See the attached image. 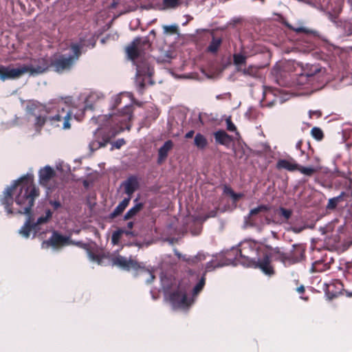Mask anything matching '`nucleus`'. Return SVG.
<instances>
[{"instance_id": "nucleus-1", "label": "nucleus", "mask_w": 352, "mask_h": 352, "mask_svg": "<svg viewBox=\"0 0 352 352\" xmlns=\"http://www.w3.org/2000/svg\"><path fill=\"white\" fill-rule=\"evenodd\" d=\"M123 96L131 98L132 94L121 92L113 96L109 104V113L91 118V123L98 125L95 133L100 131L109 138L114 137L125 129L130 130L131 125L129 122L133 116V106L125 104L121 109H117L121 104Z\"/></svg>"}, {"instance_id": "nucleus-2", "label": "nucleus", "mask_w": 352, "mask_h": 352, "mask_svg": "<svg viewBox=\"0 0 352 352\" xmlns=\"http://www.w3.org/2000/svg\"><path fill=\"white\" fill-rule=\"evenodd\" d=\"M13 195L15 196V203L19 206L17 212L29 214L36 199L40 195V190L34 183V177L29 174L23 175L15 181L13 186L6 189L1 202L8 214H13Z\"/></svg>"}, {"instance_id": "nucleus-3", "label": "nucleus", "mask_w": 352, "mask_h": 352, "mask_svg": "<svg viewBox=\"0 0 352 352\" xmlns=\"http://www.w3.org/2000/svg\"><path fill=\"white\" fill-rule=\"evenodd\" d=\"M74 107L70 109L63 101H60L55 107L43 106L36 103L29 104L26 107V116L30 121L34 118V124L36 133H38L45 124L49 121L51 125L56 127L60 126L63 129H69L71 124L69 120L74 114Z\"/></svg>"}, {"instance_id": "nucleus-4", "label": "nucleus", "mask_w": 352, "mask_h": 352, "mask_svg": "<svg viewBox=\"0 0 352 352\" xmlns=\"http://www.w3.org/2000/svg\"><path fill=\"white\" fill-rule=\"evenodd\" d=\"M151 43L147 36L135 38L126 47V54L129 60H131L136 69V84L138 91L142 94L146 80L150 78L153 74L149 52Z\"/></svg>"}, {"instance_id": "nucleus-5", "label": "nucleus", "mask_w": 352, "mask_h": 352, "mask_svg": "<svg viewBox=\"0 0 352 352\" xmlns=\"http://www.w3.org/2000/svg\"><path fill=\"white\" fill-rule=\"evenodd\" d=\"M226 258L230 263L239 262L247 267L259 269L260 263L263 262L260 254V245L250 242L241 243L239 248H233L226 254Z\"/></svg>"}, {"instance_id": "nucleus-6", "label": "nucleus", "mask_w": 352, "mask_h": 352, "mask_svg": "<svg viewBox=\"0 0 352 352\" xmlns=\"http://www.w3.org/2000/svg\"><path fill=\"white\" fill-rule=\"evenodd\" d=\"M260 254L263 262L260 263L259 270L265 275L272 276L275 274L274 267L272 264V258L283 263H288V255L282 248H273L268 245H260Z\"/></svg>"}, {"instance_id": "nucleus-7", "label": "nucleus", "mask_w": 352, "mask_h": 352, "mask_svg": "<svg viewBox=\"0 0 352 352\" xmlns=\"http://www.w3.org/2000/svg\"><path fill=\"white\" fill-rule=\"evenodd\" d=\"M85 45L82 41L80 43H71L69 53L59 56L51 63L54 71L58 74L70 71L79 59L81 55V50Z\"/></svg>"}, {"instance_id": "nucleus-8", "label": "nucleus", "mask_w": 352, "mask_h": 352, "mask_svg": "<svg viewBox=\"0 0 352 352\" xmlns=\"http://www.w3.org/2000/svg\"><path fill=\"white\" fill-rule=\"evenodd\" d=\"M48 69L47 63L43 61V63L38 65H23L18 67H12L0 65V80L2 81L19 78L23 74L30 72L31 75L41 74Z\"/></svg>"}, {"instance_id": "nucleus-9", "label": "nucleus", "mask_w": 352, "mask_h": 352, "mask_svg": "<svg viewBox=\"0 0 352 352\" xmlns=\"http://www.w3.org/2000/svg\"><path fill=\"white\" fill-rule=\"evenodd\" d=\"M38 177L39 184L47 189L51 190L56 186V173L50 166H46L40 169Z\"/></svg>"}, {"instance_id": "nucleus-10", "label": "nucleus", "mask_w": 352, "mask_h": 352, "mask_svg": "<svg viewBox=\"0 0 352 352\" xmlns=\"http://www.w3.org/2000/svg\"><path fill=\"white\" fill-rule=\"evenodd\" d=\"M125 140L123 138H119L116 141H110L103 138L102 140H94L89 144V148L91 152H94L98 149L107 148L109 151H111L114 148L119 149L125 144Z\"/></svg>"}, {"instance_id": "nucleus-11", "label": "nucleus", "mask_w": 352, "mask_h": 352, "mask_svg": "<svg viewBox=\"0 0 352 352\" xmlns=\"http://www.w3.org/2000/svg\"><path fill=\"white\" fill-rule=\"evenodd\" d=\"M170 301L174 307L184 308L189 306L186 291L179 285L170 296Z\"/></svg>"}, {"instance_id": "nucleus-12", "label": "nucleus", "mask_w": 352, "mask_h": 352, "mask_svg": "<svg viewBox=\"0 0 352 352\" xmlns=\"http://www.w3.org/2000/svg\"><path fill=\"white\" fill-rule=\"evenodd\" d=\"M121 186L124 188V193L128 195L127 197L131 199L132 195L139 188V179L136 175H130L124 180Z\"/></svg>"}, {"instance_id": "nucleus-13", "label": "nucleus", "mask_w": 352, "mask_h": 352, "mask_svg": "<svg viewBox=\"0 0 352 352\" xmlns=\"http://www.w3.org/2000/svg\"><path fill=\"white\" fill-rule=\"evenodd\" d=\"M305 248L302 244H294L288 255V263H296L305 258Z\"/></svg>"}, {"instance_id": "nucleus-14", "label": "nucleus", "mask_w": 352, "mask_h": 352, "mask_svg": "<svg viewBox=\"0 0 352 352\" xmlns=\"http://www.w3.org/2000/svg\"><path fill=\"white\" fill-rule=\"evenodd\" d=\"M314 163L307 166H303L298 164L297 170H298L302 175L308 177H311L314 174L320 172L322 167L320 164V160L319 157L315 156L314 157Z\"/></svg>"}, {"instance_id": "nucleus-15", "label": "nucleus", "mask_w": 352, "mask_h": 352, "mask_svg": "<svg viewBox=\"0 0 352 352\" xmlns=\"http://www.w3.org/2000/svg\"><path fill=\"white\" fill-rule=\"evenodd\" d=\"M100 96L102 97V94L98 93H93L89 95L80 107L79 111L76 112L74 116H82L84 115L85 111L88 110L93 111L94 109V100L96 98H99Z\"/></svg>"}, {"instance_id": "nucleus-16", "label": "nucleus", "mask_w": 352, "mask_h": 352, "mask_svg": "<svg viewBox=\"0 0 352 352\" xmlns=\"http://www.w3.org/2000/svg\"><path fill=\"white\" fill-rule=\"evenodd\" d=\"M68 237L61 235L56 231H54L50 238L44 241L43 244H46L47 247L52 246L56 248L65 245L68 243Z\"/></svg>"}, {"instance_id": "nucleus-17", "label": "nucleus", "mask_w": 352, "mask_h": 352, "mask_svg": "<svg viewBox=\"0 0 352 352\" xmlns=\"http://www.w3.org/2000/svg\"><path fill=\"white\" fill-rule=\"evenodd\" d=\"M113 263L123 269L129 270L131 268L138 270L140 268L139 263L133 260H128L126 258L118 256L113 260Z\"/></svg>"}, {"instance_id": "nucleus-18", "label": "nucleus", "mask_w": 352, "mask_h": 352, "mask_svg": "<svg viewBox=\"0 0 352 352\" xmlns=\"http://www.w3.org/2000/svg\"><path fill=\"white\" fill-rule=\"evenodd\" d=\"M232 58L233 65L235 66L236 70L237 72L242 70V68L246 65L248 58V56L245 54L243 47H241V50L239 52L234 53Z\"/></svg>"}, {"instance_id": "nucleus-19", "label": "nucleus", "mask_w": 352, "mask_h": 352, "mask_svg": "<svg viewBox=\"0 0 352 352\" xmlns=\"http://www.w3.org/2000/svg\"><path fill=\"white\" fill-rule=\"evenodd\" d=\"M270 210V208L267 205H260L258 207L250 210L248 215L245 218V221L247 224L254 226L255 221L253 217L260 212H265Z\"/></svg>"}, {"instance_id": "nucleus-20", "label": "nucleus", "mask_w": 352, "mask_h": 352, "mask_svg": "<svg viewBox=\"0 0 352 352\" xmlns=\"http://www.w3.org/2000/svg\"><path fill=\"white\" fill-rule=\"evenodd\" d=\"M28 215V219L25 222L24 225L21 227L19 230V233L24 237L28 238L30 236V233L32 230H36L34 226L33 225V219L32 216L31 211L29 214H26Z\"/></svg>"}, {"instance_id": "nucleus-21", "label": "nucleus", "mask_w": 352, "mask_h": 352, "mask_svg": "<svg viewBox=\"0 0 352 352\" xmlns=\"http://www.w3.org/2000/svg\"><path fill=\"white\" fill-rule=\"evenodd\" d=\"M298 168V164L292 158L290 160H279L276 164V168L278 170L285 169L288 171H294L297 170Z\"/></svg>"}, {"instance_id": "nucleus-22", "label": "nucleus", "mask_w": 352, "mask_h": 352, "mask_svg": "<svg viewBox=\"0 0 352 352\" xmlns=\"http://www.w3.org/2000/svg\"><path fill=\"white\" fill-rule=\"evenodd\" d=\"M216 142L229 146L232 143V138L226 131L219 130L214 133Z\"/></svg>"}, {"instance_id": "nucleus-23", "label": "nucleus", "mask_w": 352, "mask_h": 352, "mask_svg": "<svg viewBox=\"0 0 352 352\" xmlns=\"http://www.w3.org/2000/svg\"><path fill=\"white\" fill-rule=\"evenodd\" d=\"M139 199L135 198L133 200L135 205L130 208L124 214V220H129L135 216L144 208V204L138 201Z\"/></svg>"}, {"instance_id": "nucleus-24", "label": "nucleus", "mask_w": 352, "mask_h": 352, "mask_svg": "<svg viewBox=\"0 0 352 352\" xmlns=\"http://www.w3.org/2000/svg\"><path fill=\"white\" fill-rule=\"evenodd\" d=\"M130 197L124 198L113 210V211L110 213L109 218L113 219L116 218L118 216L120 215L126 209V208L129 206L130 203Z\"/></svg>"}, {"instance_id": "nucleus-25", "label": "nucleus", "mask_w": 352, "mask_h": 352, "mask_svg": "<svg viewBox=\"0 0 352 352\" xmlns=\"http://www.w3.org/2000/svg\"><path fill=\"white\" fill-rule=\"evenodd\" d=\"M238 72H241L244 76H248L252 78L259 77V68L254 65H250L248 67L244 66L242 70L238 71Z\"/></svg>"}, {"instance_id": "nucleus-26", "label": "nucleus", "mask_w": 352, "mask_h": 352, "mask_svg": "<svg viewBox=\"0 0 352 352\" xmlns=\"http://www.w3.org/2000/svg\"><path fill=\"white\" fill-rule=\"evenodd\" d=\"M345 185L349 188L348 192L343 191L338 196L333 197L338 204L346 201L347 198L352 197V179H347Z\"/></svg>"}, {"instance_id": "nucleus-27", "label": "nucleus", "mask_w": 352, "mask_h": 352, "mask_svg": "<svg viewBox=\"0 0 352 352\" xmlns=\"http://www.w3.org/2000/svg\"><path fill=\"white\" fill-rule=\"evenodd\" d=\"M345 185L349 188L348 192L343 191L338 196L333 197L338 204L346 201L347 198L352 197V179H347Z\"/></svg>"}, {"instance_id": "nucleus-28", "label": "nucleus", "mask_w": 352, "mask_h": 352, "mask_svg": "<svg viewBox=\"0 0 352 352\" xmlns=\"http://www.w3.org/2000/svg\"><path fill=\"white\" fill-rule=\"evenodd\" d=\"M225 259L226 261H223V259L219 260L217 258L215 260L208 262L206 265V272L212 271L217 267H220L230 264V261H228L226 258Z\"/></svg>"}, {"instance_id": "nucleus-29", "label": "nucleus", "mask_w": 352, "mask_h": 352, "mask_svg": "<svg viewBox=\"0 0 352 352\" xmlns=\"http://www.w3.org/2000/svg\"><path fill=\"white\" fill-rule=\"evenodd\" d=\"M82 247L87 250V256L91 261L97 262L98 264L102 262V256L92 251L87 244H83Z\"/></svg>"}, {"instance_id": "nucleus-30", "label": "nucleus", "mask_w": 352, "mask_h": 352, "mask_svg": "<svg viewBox=\"0 0 352 352\" xmlns=\"http://www.w3.org/2000/svg\"><path fill=\"white\" fill-rule=\"evenodd\" d=\"M122 234H125L126 235L134 236L133 232L132 231H126L122 229H119L113 233L111 236L112 243L113 244H117Z\"/></svg>"}, {"instance_id": "nucleus-31", "label": "nucleus", "mask_w": 352, "mask_h": 352, "mask_svg": "<svg viewBox=\"0 0 352 352\" xmlns=\"http://www.w3.org/2000/svg\"><path fill=\"white\" fill-rule=\"evenodd\" d=\"M194 143L197 148L201 149L206 146L208 142L204 135L199 133L195 136Z\"/></svg>"}, {"instance_id": "nucleus-32", "label": "nucleus", "mask_w": 352, "mask_h": 352, "mask_svg": "<svg viewBox=\"0 0 352 352\" xmlns=\"http://www.w3.org/2000/svg\"><path fill=\"white\" fill-rule=\"evenodd\" d=\"M222 40L220 38L212 37L211 42L208 46V51L212 53H215L217 52L219 47L221 44Z\"/></svg>"}, {"instance_id": "nucleus-33", "label": "nucleus", "mask_w": 352, "mask_h": 352, "mask_svg": "<svg viewBox=\"0 0 352 352\" xmlns=\"http://www.w3.org/2000/svg\"><path fill=\"white\" fill-rule=\"evenodd\" d=\"M52 217V212L50 209H47L45 212V216L40 217L38 218L37 221L34 223L33 221V225L34 226L36 230H37V227L39 225L47 223Z\"/></svg>"}, {"instance_id": "nucleus-34", "label": "nucleus", "mask_w": 352, "mask_h": 352, "mask_svg": "<svg viewBox=\"0 0 352 352\" xmlns=\"http://www.w3.org/2000/svg\"><path fill=\"white\" fill-rule=\"evenodd\" d=\"M304 146V147H309V143L307 142H303L302 140L298 141L296 144L292 145V149L289 150L290 152H300V154H305V150L302 148V146Z\"/></svg>"}, {"instance_id": "nucleus-35", "label": "nucleus", "mask_w": 352, "mask_h": 352, "mask_svg": "<svg viewBox=\"0 0 352 352\" xmlns=\"http://www.w3.org/2000/svg\"><path fill=\"white\" fill-rule=\"evenodd\" d=\"M276 213L283 218L284 221H287L292 217V210L283 207H280L276 210Z\"/></svg>"}, {"instance_id": "nucleus-36", "label": "nucleus", "mask_w": 352, "mask_h": 352, "mask_svg": "<svg viewBox=\"0 0 352 352\" xmlns=\"http://www.w3.org/2000/svg\"><path fill=\"white\" fill-rule=\"evenodd\" d=\"M173 143L171 140L166 141L159 148L158 154H167L173 148Z\"/></svg>"}, {"instance_id": "nucleus-37", "label": "nucleus", "mask_w": 352, "mask_h": 352, "mask_svg": "<svg viewBox=\"0 0 352 352\" xmlns=\"http://www.w3.org/2000/svg\"><path fill=\"white\" fill-rule=\"evenodd\" d=\"M285 25L289 29L292 30H294V32H296L297 33L302 32V33L308 34V33H311L312 32V31L310 30L309 29H307V28H306L305 27H302V26L294 27V26H292L291 24H289L287 22H285Z\"/></svg>"}, {"instance_id": "nucleus-38", "label": "nucleus", "mask_w": 352, "mask_h": 352, "mask_svg": "<svg viewBox=\"0 0 352 352\" xmlns=\"http://www.w3.org/2000/svg\"><path fill=\"white\" fill-rule=\"evenodd\" d=\"M80 41H82L83 43H85L86 45L82 47L81 50V54L82 52H85L86 50H85V47L91 46V48L94 47L96 45V39L94 36L90 37L87 40H85L82 38H80L79 41L77 43H80Z\"/></svg>"}, {"instance_id": "nucleus-39", "label": "nucleus", "mask_w": 352, "mask_h": 352, "mask_svg": "<svg viewBox=\"0 0 352 352\" xmlns=\"http://www.w3.org/2000/svg\"><path fill=\"white\" fill-rule=\"evenodd\" d=\"M321 69L317 65H313L309 72H305L300 74L301 77L306 76L307 78L313 77L317 73L320 72Z\"/></svg>"}, {"instance_id": "nucleus-40", "label": "nucleus", "mask_w": 352, "mask_h": 352, "mask_svg": "<svg viewBox=\"0 0 352 352\" xmlns=\"http://www.w3.org/2000/svg\"><path fill=\"white\" fill-rule=\"evenodd\" d=\"M206 283V278H205V274L201 276L199 282L197 283V285L193 288V294H199L202 289L204 288Z\"/></svg>"}, {"instance_id": "nucleus-41", "label": "nucleus", "mask_w": 352, "mask_h": 352, "mask_svg": "<svg viewBox=\"0 0 352 352\" xmlns=\"http://www.w3.org/2000/svg\"><path fill=\"white\" fill-rule=\"evenodd\" d=\"M352 135V129L346 127L342 129V133H338V136L342 142H346Z\"/></svg>"}, {"instance_id": "nucleus-42", "label": "nucleus", "mask_w": 352, "mask_h": 352, "mask_svg": "<svg viewBox=\"0 0 352 352\" xmlns=\"http://www.w3.org/2000/svg\"><path fill=\"white\" fill-rule=\"evenodd\" d=\"M311 133L316 140H321L323 138V132L319 127L314 126L312 128Z\"/></svg>"}, {"instance_id": "nucleus-43", "label": "nucleus", "mask_w": 352, "mask_h": 352, "mask_svg": "<svg viewBox=\"0 0 352 352\" xmlns=\"http://www.w3.org/2000/svg\"><path fill=\"white\" fill-rule=\"evenodd\" d=\"M179 0H163V6L164 8H175L179 4Z\"/></svg>"}, {"instance_id": "nucleus-44", "label": "nucleus", "mask_w": 352, "mask_h": 352, "mask_svg": "<svg viewBox=\"0 0 352 352\" xmlns=\"http://www.w3.org/2000/svg\"><path fill=\"white\" fill-rule=\"evenodd\" d=\"M163 30H164V34H166L168 32L175 34V33H177L178 26L176 24L170 25H164Z\"/></svg>"}, {"instance_id": "nucleus-45", "label": "nucleus", "mask_w": 352, "mask_h": 352, "mask_svg": "<svg viewBox=\"0 0 352 352\" xmlns=\"http://www.w3.org/2000/svg\"><path fill=\"white\" fill-rule=\"evenodd\" d=\"M206 259V256L204 254L199 253L197 256L191 259H188L187 261L188 263H196L199 261H201Z\"/></svg>"}, {"instance_id": "nucleus-46", "label": "nucleus", "mask_w": 352, "mask_h": 352, "mask_svg": "<svg viewBox=\"0 0 352 352\" xmlns=\"http://www.w3.org/2000/svg\"><path fill=\"white\" fill-rule=\"evenodd\" d=\"M338 205V202L333 197V198H331V199H329L326 208H327V210H335L336 208Z\"/></svg>"}, {"instance_id": "nucleus-47", "label": "nucleus", "mask_w": 352, "mask_h": 352, "mask_svg": "<svg viewBox=\"0 0 352 352\" xmlns=\"http://www.w3.org/2000/svg\"><path fill=\"white\" fill-rule=\"evenodd\" d=\"M259 148H260L259 152L274 153V151L272 150L270 146L267 143L261 144Z\"/></svg>"}, {"instance_id": "nucleus-48", "label": "nucleus", "mask_w": 352, "mask_h": 352, "mask_svg": "<svg viewBox=\"0 0 352 352\" xmlns=\"http://www.w3.org/2000/svg\"><path fill=\"white\" fill-rule=\"evenodd\" d=\"M226 126H227V129L229 131L233 132V131H235L236 129L234 124L232 122L230 118H228L226 119Z\"/></svg>"}, {"instance_id": "nucleus-49", "label": "nucleus", "mask_w": 352, "mask_h": 352, "mask_svg": "<svg viewBox=\"0 0 352 352\" xmlns=\"http://www.w3.org/2000/svg\"><path fill=\"white\" fill-rule=\"evenodd\" d=\"M49 204L53 207L54 210H58L61 208L62 204L58 200L50 199Z\"/></svg>"}, {"instance_id": "nucleus-50", "label": "nucleus", "mask_w": 352, "mask_h": 352, "mask_svg": "<svg viewBox=\"0 0 352 352\" xmlns=\"http://www.w3.org/2000/svg\"><path fill=\"white\" fill-rule=\"evenodd\" d=\"M325 14L329 21L334 23H336L337 16L335 14H332L331 12H326Z\"/></svg>"}, {"instance_id": "nucleus-51", "label": "nucleus", "mask_w": 352, "mask_h": 352, "mask_svg": "<svg viewBox=\"0 0 352 352\" xmlns=\"http://www.w3.org/2000/svg\"><path fill=\"white\" fill-rule=\"evenodd\" d=\"M344 29H345V35L346 36H351L352 34V24L351 23L345 25Z\"/></svg>"}, {"instance_id": "nucleus-52", "label": "nucleus", "mask_w": 352, "mask_h": 352, "mask_svg": "<svg viewBox=\"0 0 352 352\" xmlns=\"http://www.w3.org/2000/svg\"><path fill=\"white\" fill-rule=\"evenodd\" d=\"M322 113L319 110H309V116L310 118H312V116H316L317 118H320L321 116Z\"/></svg>"}, {"instance_id": "nucleus-53", "label": "nucleus", "mask_w": 352, "mask_h": 352, "mask_svg": "<svg viewBox=\"0 0 352 352\" xmlns=\"http://www.w3.org/2000/svg\"><path fill=\"white\" fill-rule=\"evenodd\" d=\"M223 192L226 195H229L230 196L233 193L234 190L230 187L225 186Z\"/></svg>"}, {"instance_id": "nucleus-54", "label": "nucleus", "mask_w": 352, "mask_h": 352, "mask_svg": "<svg viewBox=\"0 0 352 352\" xmlns=\"http://www.w3.org/2000/svg\"><path fill=\"white\" fill-rule=\"evenodd\" d=\"M230 197L234 201H237L238 199H239L242 197V195L241 194H237V193L233 192V193L230 195Z\"/></svg>"}, {"instance_id": "nucleus-55", "label": "nucleus", "mask_w": 352, "mask_h": 352, "mask_svg": "<svg viewBox=\"0 0 352 352\" xmlns=\"http://www.w3.org/2000/svg\"><path fill=\"white\" fill-rule=\"evenodd\" d=\"M296 290L298 294H302L305 293V289L304 285H301L299 287H298Z\"/></svg>"}, {"instance_id": "nucleus-56", "label": "nucleus", "mask_w": 352, "mask_h": 352, "mask_svg": "<svg viewBox=\"0 0 352 352\" xmlns=\"http://www.w3.org/2000/svg\"><path fill=\"white\" fill-rule=\"evenodd\" d=\"M346 148V151L350 153H352V143L346 142L344 145Z\"/></svg>"}, {"instance_id": "nucleus-57", "label": "nucleus", "mask_w": 352, "mask_h": 352, "mask_svg": "<svg viewBox=\"0 0 352 352\" xmlns=\"http://www.w3.org/2000/svg\"><path fill=\"white\" fill-rule=\"evenodd\" d=\"M240 21H241L240 18L234 17L231 19V21L229 22V24H232L233 25H234L235 24L239 23Z\"/></svg>"}, {"instance_id": "nucleus-58", "label": "nucleus", "mask_w": 352, "mask_h": 352, "mask_svg": "<svg viewBox=\"0 0 352 352\" xmlns=\"http://www.w3.org/2000/svg\"><path fill=\"white\" fill-rule=\"evenodd\" d=\"M16 119H17V118H15V120H12V121H11V122H8V123H7V127H6V128H10V127H12V126H14V125L18 124L16 123Z\"/></svg>"}, {"instance_id": "nucleus-59", "label": "nucleus", "mask_w": 352, "mask_h": 352, "mask_svg": "<svg viewBox=\"0 0 352 352\" xmlns=\"http://www.w3.org/2000/svg\"><path fill=\"white\" fill-rule=\"evenodd\" d=\"M194 133H195L194 131L191 130L186 133L185 137L186 138H192Z\"/></svg>"}, {"instance_id": "nucleus-60", "label": "nucleus", "mask_w": 352, "mask_h": 352, "mask_svg": "<svg viewBox=\"0 0 352 352\" xmlns=\"http://www.w3.org/2000/svg\"><path fill=\"white\" fill-rule=\"evenodd\" d=\"M167 155H159V158H158V163L159 164H161L163 161H164L166 158Z\"/></svg>"}, {"instance_id": "nucleus-61", "label": "nucleus", "mask_w": 352, "mask_h": 352, "mask_svg": "<svg viewBox=\"0 0 352 352\" xmlns=\"http://www.w3.org/2000/svg\"><path fill=\"white\" fill-rule=\"evenodd\" d=\"M118 4V1L116 0H113V2L110 5L111 8H115Z\"/></svg>"}, {"instance_id": "nucleus-62", "label": "nucleus", "mask_w": 352, "mask_h": 352, "mask_svg": "<svg viewBox=\"0 0 352 352\" xmlns=\"http://www.w3.org/2000/svg\"><path fill=\"white\" fill-rule=\"evenodd\" d=\"M133 225H134V223L133 221L128 222L127 223V228L131 230L133 228Z\"/></svg>"}, {"instance_id": "nucleus-63", "label": "nucleus", "mask_w": 352, "mask_h": 352, "mask_svg": "<svg viewBox=\"0 0 352 352\" xmlns=\"http://www.w3.org/2000/svg\"><path fill=\"white\" fill-rule=\"evenodd\" d=\"M159 116V113L157 111V110H155V111L153 113V119H156Z\"/></svg>"}, {"instance_id": "nucleus-64", "label": "nucleus", "mask_w": 352, "mask_h": 352, "mask_svg": "<svg viewBox=\"0 0 352 352\" xmlns=\"http://www.w3.org/2000/svg\"><path fill=\"white\" fill-rule=\"evenodd\" d=\"M149 34L155 36V30H151Z\"/></svg>"}]
</instances>
